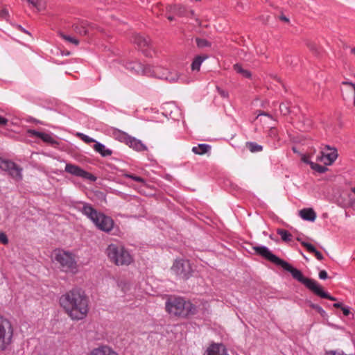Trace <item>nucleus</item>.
<instances>
[{
    "instance_id": "f257e3e1",
    "label": "nucleus",
    "mask_w": 355,
    "mask_h": 355,
    "mask_svg": "<svg viewBox=\"0 0 355 355\" xmlns=\"http://www.w3.org/2000/svg\"><path fill=\"white\" fill-rule=\"evenodd\" d=\"M252 248L256 254L262 256L270 262L277 266H281L284 270L289 272L293 279L303 284L315 295L322 298L328 299L331 301L336 300L334 297L331 296L329 293L323 291L320 286L315 280L304 277L300 270L293 267L287 261L273 254L266 247L253 245Z\"/></svg>"
},
{
    "instance_id": "f03ea898",
    "label": "nucleus",
    "mask_w": 355,
    "mask_h": 355,
    "mask_svg": "<svg viewBox=\"0 0 355 355\" xmlns=\"http://www.w3.org/2000/svg\"><path fill=\"white\" fill-rule=\"evenodd\" d=\"M60 304L66 313L74 320H83L89 311L88 299L84 292L78 289H73L62 295Z\"/></svg>"
},
{
    "instance_id": "7ed1b4c3",
    "label": "nucleus",
    "mask_w": 355,
    "mask_h": 355,
    "mask_svg": "<svg viewBox=\"0 0 355 355\" xmlns=\"http://www.w3.org/2000/svg\"><path fill=\"white\" fill-rule=\"evenodd\" d=\"M166 310L171 315L187 318L196 313V307L182 297H171L166 302Z\"/></svg>"
},
{
    "instance_id": "20e7f679",
    "label": "nucleus",
    "mask_w": 355,
    "mask_h": 355,
    "mask_svg": "<svg viewBox=\"0 0 355 355\" xmlns=\"http://www.w3.org/2000/svg\"><path fill=\"white\" fill-rule=\"evenodd\" d=\"M81 211L83 214L87 216L99 230L104 232H110L113 228V220L110 217L98 212L90 205L85 204Z\"/></svg>"
},
{
    "instance_id": "39448f33",
    "label": "nucleus",
    "mask_w": 355,
    "mask_h": 355,
    "mask_svg": "<svg viewBox=\"0 0 355 355\" xmlns=\"http://www.w3.org/2000/svg\"><path fill=\"white\" fill-rule=\"evenodd\" d=\"M107 254L111 261L117 266L129 265L132 257L123 245H108Z\"/></svg>"
},
{
    "instance_id": "423d86ee",
    "label": "nucleus",
    "mask_w": 355,
    "mask_h": 355,
    "mask_svg": "<svg viewBox=\"0 0 355 355\" xmlns=\"http://www.w3.org/2000/svg\"><path fill=\"white\" fill-rule=\"evenodd\" d=\"M55 261L61 266L62 270L76 273L78 265L73 253L62 250H55L53 254Z\"/></svg>"
},
{
    "instance_id": "0eeeda50",
    "label": "nucleus",
    "mask_w": 355,
    "mask_h": 355,
    "mask_svg": "<svg viewBox=\"0 0 355 355\" xmlns=\"http://www.w3.org/2000/svg\"><path fill=\"white\" fill-rule=\"evenodd\" d=\"M13 327L11 322L0 315V352L7 350L12 343Z\"/></svg>"
},
{
    "instance_id": "6e6552de",
    "label": "nucleus",
    "mask_w": 355,
    "mask_h": 355,
    "mask_svg": "<svg viewBox=\"0 0 355 355\" xmlns=\"http://www.w3.org/2000/svg\"><path fill=\"white\" fill-rule=\"evenodd\" d=\"M0 169L6 172L16 182L23 179V168L11 160L0 157Z\"/></svg>"
},
{
    "instance_id": "1a4fd4ad",
    "label": "nucleus",
    "mask_w": 355,
    "mask_h": 355,
    "mask_svg": "<svg viewBox=\"0 0 355 355\" xmlns=\"http://www.w3.org/2000/svg\"><path fill=\"white\" fill-rule=\"evenodd\" d=\"M171 270L176 275L184 279H188L192 272L190 263L184 259L175 260Z\"/></svg>"
},
{
    "instance_id": "9d476101",
    "label": "nucleus",
    "mask_w": 355,
    "mask_h": 355,
    "mask_svg": "<svg viewBox=\"0 0 355 355\" xmlns=\"http://www.w3.org/2000/svg\"><path fill=\"white\" fill-rule=\"evenodd\" d=\"M64 171L71 175L88 180L91 182H94L96 180V178L94 175L83 170L82 168L76 164L70 163L67 164Z\"/></svg>"
},
{
    "instance_id": "9b49d317",
    "label": "nucleus",
    "mask_w": 355,
    "mask_h": 355,
    "mask_svg": "<svg viewBox=\"0 0 355 355\" xmlns=\"http://www.w3.org/2000/svg\"><path fill=\"white\" fill-rule=\"evenodd\" d=\"M127 69L132 73L148 76L151 73V66L144 65L139 62H130L125 65Z\"/></svg>"
},
{
    "instance_id": "f8f14e48",
    "label": "nucleus",
    "mask_w": 355,
    "mask_h": 355,
    "mask_svg": "<svg viewBox=\"0 0 355 355\" xmlns=\"http://www.w3.org/2000/svg\"><path fill=\"white\" fill-rule=\"evenodd\" d=\"M327 148L330 150L329 153H325L324 152L320 153V155L318 156L316 160L322 162L324 165H331L337 158V151L334 148Z\"/></svg>"
},
{
    "instance_id": "ddd939ff",
    "label": "nucleus",
    "mask_w": 355,
    "mask_h": 355,
    "mask_svg": "<svg viewBox=\"0 0 355 355\" xmlns=\"http://www.w3.org/2000/svg\"><path fill=\"white\" fill-rule=\"evenodd\" d=\"M86 355H119V354L107 345H101L92 349Z\"/></svg>"
},
{
    "instance_id": "4468645a",
    "label": "nucleus",
    "mask_w": 355,
    "mask_h": 355,
    "mask_svg": "<svg viewBox=\"0 0 355 355\" xmlns=\"http://www.w3.org/2000/svg\"><path fill=\"white\" fill-rule=\"evenodd\" d=\"M133 42L147 55H151L150 52H147L148 48L150 46V40L148 37H145L140 35H135L134 36Z\"/></svg>"
},
{
    "instance_id": "2eb2a0df",
    "label": "nucleus",
    "mask_w": 355,
    "mask_h": 355,
    "mask_svg": "<svg viewBox=\"0 0 355 355\" xmlns=\"http://www.w3.org/2000/svg\"><path fill=\"white\" fill-rule=\"evenodd\" d=\"M27 133L29 136L38 137L46 143L51 144H53L56 143L55 139L49 134L37 132L36 130H31V129L28 130Z\"/></svg>"
},
{
    "instance_id": "dca6fc26",
    "label": "nucleus",
    "mask_w": 355,
    "mask_h": 355,
    "mask_svg": "<svg viewBox=\"0 0 355 355\" xmlns=\"http://www.w3.org/2000/svg\"><path fill=\"white\" fill-rule=\"evenodd\" d=\"M206 355H228L227 349L221 344H212L206 351Z\"/></svg>"
},
{
    "instance_id": "f3484780",
    "label": "nucleus",
    "mask_w": 355,
    "mask_h": 355,
    "mask_svg": "<svg viewBox=\"0 0 355 355\" xmlns=\"http://www.w3.org/2000/svg\"><path fill=\"white\" fill-rule=\"evenodd\" d=\"M168 73H169V71L167 69L161 67H151V73L148 76L165 80Z\"/></svg>"
},
{
    "instance_id": "a211bd4d",
    "label": "nucleus",
    "mask_w": 355,
    "mask_h": 355,
    "mask_svg": "<svg viewBox=\"0 0 355 355\" xmlns=\"http://www.w3.org/2000/svg\"><path fill=\"white\" fill-rule=\"evenodd\" d=\"M300 216L302 219L311 222L316 218V213L312 208L302 209L300 211Z\"/></svg>"
},
{
    "instance_id": "6ab92c4d",
    "label": "nucleus",
    "mask_w": 355,
    "mask_h": 355,
    "mask_svg": "<svg viewBox=\"0 0 355 355\" xmlns=\"http://www.w3.org/2000/svg\"><path fill=\"white\" fill-rule=\"evenodd\" d=\"M128 146L137 151H143L146 150V146L139 140L130 137L128 141Z\"/></svg>"
},
{
    "instance_id": "aec40b11",
    "label": "nucleus",
    "mask_w": 355,
    "mask_h": 355,
    "mask_svg": "<svg viewBox=\"0 0 355 355\" xmlns=\"http://www.w3.org/2000/svg\"><path fill=\"white\" fill-rule=\"evenodd\" d=\"M89 26L86 21H81L73 25V30L80 35H85L89 32Z\"/></svg>"
},
{
    "instance_id": "412c9836",
    "label": "nucleus",
    "mask_w": 355,
    "mask_h": 355,
    "mask_svg": "<svg viewBox=\"0 0 355 355\" xmlns=\"http://www.w3.org/2000/svg\"><path fill=\"white\" fill-rule=\"evenodd\" d=\"M211 150V146L208 144H202L192 148V152L196 155H203Z\"/></svg>"
},
{
    "instance_id": "4be33fe9",
    "label": "nucleus",
    "mask_w": 355,
    "mask_h": 355,
    "mask_svg": "<svg viewBox=\"0 0 355 355\" xmlns=\"http://www.w3.org/2000/svg\"><path fill=\"white\" fill-rule=\"evenodd\" d=\"M94 149L103 157L110 156L112 153L111 150L106 148L103 144L98 142H96V144L94 146Z\"/></svg>"
},
{
    "instance_id": "5701e85b",
    "label": "nucleus",
    "mask_w": 355,
    "mask_h": 355,
    "mask_svg": "<svg viewBox=\"0 0 355 355\" xmlns=\"http://www.w3.org/2000/svg\"><path fill=\"white\" fill-rule=\"evenodd\" d=\"M277 234L279 235V236L281 237V239L283 242H285V243L295 242L294 236H293L287 230H278Z\"/></svg>"
},
{
    "instance_id": "b1692460",
    "label": "nucleus",
    "mask_w": 355,
    "mask_h": 355,
    "mask_svg": "<svg viewBox=\"0 0 355 355\" xmlns=\"http://www.w3.org/2000/svg\"><path fill=\"white\" fill-rule=\"evenodd\" d=\"M305 304L310 308L315 309L322 318L327 317L326 311L319 305L313 303L311 300H306Z\"/></svg>"
},
{
    "instance_id": "393cba45",
    "label": "nucleus",
    "mask_w": 355,
    "mask_h": 355,
    "mask_svg": "<svg viewBox=\"0 0 355 355\" xmlns=\"http://www.w3.org/2000/svg\"><path fill=\"white\" fill-rule=\"evenodd\" d=\"M169 11L173 12L174 14L179 17H182L185 15L186 8L181 5H175L173 6L168 7Z\"/></svg>"
},
{
    "instance_id": "a878e982",
    "label": "nucleus",
    "mask_w": 355,
    "mask_h": 355,
    "mask_svg": "<svg viewBox=\"0 0 355 355\" xmlns=\"http://www.w3.org/2000/svg\"><path fill=\"white\" fill-rule=\"evenodd\" d=\"M234 69L239 73L241 74L243 77L245 78H250L251 77V73L246 70V69H244L241 65L239 64H236L234 65Z\"/></svg>"
},
{
    "instance_id": "bb28decb",
    "label": "nucleus",
    "mask_w": 355,
    "mask_h": 355,
    "mask_svg": "<svg viewBox=\"0 0 355 355\" xmlns=\"http://www.w3.org/2000/svg\"><path fill=\"white\" fill-rule=\"evenodd\" d=\"M207 58V57H202V56H197L194 60L193 61L191 64V69L192 70H197L198 71L200 69V65L202 62Z\"/></svg>"
},
{
    "instance_id": "cd10ccee",
    "label": "nucleus",
    "mask_w": 355,
    "mask_h": 355,
    "mask_svg": "<svg viewBox=\"0 0 355 355\" xmlns=\"http://www.w3.org/2000/svg\"><path fill=\"white\" fill-rule=\"evenodd\" d=\"M180 73L177 71H170L169 73L166 76L165 80H168L170 83H176L180 78Z\"/></svg>"
},
{
    "instance_id": "c85d7f7f",
    "label": "nucleus",
    "mask_w": 355,
    "mask_h": 355,
    "mask_svg": "<svg viewBox=\"0 0 355 355\" xmlns=\"http://www.w3.org/2000/svg\"><path fill=\"white\" fill-rule=\"evenodd\" d=\"M246 147L252 153L259 152V151H261L263 149V147L261 146H260L254 142H247Z\"/></svg>"
},
{
    "instance_id": "c756f323",
    "label": "nucleus",
    "mask_w": 355,
    "mask_h": 355,
    "mask_svg": "<svg viewBox=\"0 0 355 355\" xmlns=\"http://www.w3.org/2000/svg\"><path fill=\"white\" fill-rule=\"evenodd\" d=\"M342 85L345 87V89H342L343 92H344L345 91L347 94H350L352 95L355 94V91L354 90V89L351 88V86L352 85L355 87V84L351 82L345 81L342 83Z\"/></svg>"
},
{
    "instance_id": "7c9ffc66",
    "label": "nucleus",
    "mask_w": 355,
    "mask_h": 355,
    "mask_svg": "<svg viewBox=\"0 0 355 355\" xmlns=\"http://www.w3.org/2000/svg\"><path fill=\"white\" fill-rule=\"evenodd\" d=\"M33 7L37 8L38 10H41L44 7V3L42 0H26Z\"/></svg>"
},
{
    "instance_id": "2f4dec72",
    "label": "nucleus",
    "mask_w": 355,
    "mask_h": 355,
    "mask_svg": "<svg viewBox=\"0 0 355 355\" xmlns=\"http://www.w3.org/2000/svg\"><path fill=\"white\" fill-rule=\"evenodd\" d=\"M310 166L312 169L320 173H323L327 171V168L326 166H321L317 163L310 162Z\"/></svg>"
},
{
    "instance_id": "473e14b6",
    "label": "nucleus",
    "mask_w": 355,
    "mask_h": 355,
    "mask_svg": "<svg viewBox=\"0 0 355 355\" xmlns=\"http://www.w3.org/2000/svg\"><path fill=\"white\" fill-rule=\"evenodd\" d=\"M60 36L62 38H63L64 40L71 43V44H75L76 46H78L79 44V41L74 38V37H72L69 35H64L63 33H60Z\"/></svg>"
},
{
    "instance_id": "72a5a7b5",
    "label": "nucleus",
    "mask_w": 355,
    "mask_h": 355,
    "mask_svg": "<svg viewBox=\"0 0 355 355\" xmlns=\"http://www.w3.org/2000/svg\"><path fill=\"white\" fill-rule=\"evenodd\" d=\"M196 44L199 48H204L210 46V43L205 39L196 38Z\"/></svg>"
},
{
    "instance_id": "f704fd0d",
    "label": "nucleus",
    "mask_w": 355,
    "mask_h": 355,
    "mask_svg": "<svg viewBox=\"0 0 355 355\" xmlns=\"http://www.w3.org/2000/svg\"><path fill=\"white\" fill-rule=\"evenodd\" d=\"M124 176L126 177V178H131L133 180L137 181L138 182H140V183H142V184L145 183V180L142 178H141V177L136 176V175H132V174H128V173L124 174Z\"/></svg>"
},
{
    "instance_id": "c9c22d12",
    "label": "nucleus",
    "mask_w": 355,
    "mask_h": 355,
    "mask_svg": "<svg viewBox=\"0 0 355 355\" xmlns=\"http://www.w3.org/2000/svg\"><path fill=\"white\" fill-rule=\"evenodd\" d=\"M78 135L83 141H84L87 144L96 142V141L93 138H91L89 136L85 135L83 133H79Z\"/></svg>"
},
{
    "instance_id": "e433bc0d",
    "label": "nucleus",
    "mask_w": 355,
    "mask_h": 355,
    "mask_svg": "<svg viewBox=\"0 0 355 355\" xmlns=\"http://www.w3.org/2000/svg\"><path fill=\"white\" fill-rule=\"evenodd\" d=\"M279 110L282 114L286 115L290 112L289 107L285 103H282L279 105Z\"/></svg>"
},
{
    "instance_id": "4c0bfd02",
    "label": "nucleus",
    "mask_w": 355,
    "mask_h": 355,
    "mask_svg": "<svg viewBox=\"0 0 355 355\" xmlns=\"http://www.w3.org/2000/svg\"><path fill=\"white\" fill-rule=\"evenodd\" d=\"M0 242L3 244H7L8 243V237L3 232H0Z\"/></svg>"
},
{
    "instance_id": "58836bf2",
    "label": "nucleus",
    "mask_w": 355,
    "mask_h": 355,
    "mask_svg": "<svg viewBox=\"0 0 355 355\" xmlns=\"http://www.w3.org/2000/svg\"><path fill=\"white\" fill-rule=\"evenodd\" d=\"M324 250L327 254L332 257H334L336 254V252L331 248V245H328L327 248L324 249Z\"/></svg>"
},
{
    "instance_id": "ea45409f",
    "label": "nucleus",
    "mask_w": 355,
    "mask_h": 355,
    "mask_svg": "<svg viewBox=\"0 0 355 355\" xmlns=\"http://www.w3.org/2000/svg\"><path fill=\"white\" fill-rule=\"evenodd\" d=\"M0 16L1 17L5 19H8V17H9V13H8V11L7 9L6 8H3L1 12H0Z\"/></svg>"
},
{
    "instance_id": "a19ab883",
    "label": "nucleus",
    "mask_w": 355,
    "mask_h": 355,
    "mask_svg": "<svg viewBox=\"0 0 355 355\" xmlns=\"http://www.w3.org/2000/svg\"><path fill=\"white\" fill-rule=\"evenodd\" d=\"M217 90H218V92L219 94H220L222 97H223V98H227V97H228L229 94H228V92H226V91H225V90H223V89H222L219 88V87H217Z\"/></svg>"
},
{
    "instance_id": "79ce46f5",
    "label": "nucleus",
    "mask_w": 355,
    "mask_h": 355,
    "mask_svg": "<svg viewBox=\"0 0 355 355\" xmlns=\"http://www.w3.org/2000/svg\"><path fill=\"white\" fill-rule=\"evenodd\" d=\"M319 277L321 279H326L328 277L327 272L325 270H320L319 272Z\"/></svg>"
},
{
    "instance_id": "37998d69",
    "label": "nucleus",
    "mask_w": 355,
    "mask_h": 355,
    "mask_svg": "<svg viewBox=\"0 0 355 355\" xmlns=\"http://www.w3.org/2000/svg\"><path fill=\"white\" fill-rule=\"evenodd\" d=\"M307 248V250L310 252L315 253L317 250L315 249L314 245H305Z\"/></svg>"
},
{
    "instance_id": "c03bdc74",
    "label": "nucleus",
    "mask_w": 355,
    "mask_h": 355,
    "mask_svg": "<svg viewBox=\"0 0 355 355\" xmlns=\"http://www.w3.org/2000/svg\"><path fill=\"white\" fill-rule=\"evenodd\" d=\"M294 239H295V241L297 240V241H300L301 243V244H310V243L309 241L302 240V239L301 237H295L294 236Z\"/></svg>"
},
{
    "instance_id": "a18cd8bd",
    "label": "nucleus",
    "mask_w": 355,
    "mask_h": 355,
    "mask_svg": "<svg viewBox=\"0 0 355 355\" xmlns=\"http://www.w3.org/2000/svg\"><path fill=\"white\" fill-rule=\"evenodd\" d=\"M302 161L304 163H306V164H310V162H311L310 160H309V156H306V155H303L302 157Z\"/></svg>"
},
{
    "instance_id": "49530a36",
    "label": "nucleus",
    "mask_w": 355,
    "mask_h": 355,
    "mask_svg": "<svg viewBox=\"0 0 355 355\" xmlns=\"http://www.w3.org/2000/svg\"><path fill=\"white\" fill-rule=\"evenodd\" d=\"M341 309H342V311L343 312V314L347 316V315H349L350 311H349V308L343 306Z\"/></svg>"
},
{
    "instance_id": "de8ad7c7",
    "label": "nucleus",
    "mask_w": 355,
    "mask_h": 355,
    "mask_svg": "<svg viewBox=\"0 0 355 355\" xmlns=\"http://www.w3.org/2000/svg\"><path fill=\"white\" fill-rule=\"evenodd\" d=\"M7 122L8 120L6 118L0 116V125H4L7 123Z\"/></svg>"
},
{
    "instance_id": "09e8293b",
    "label": "nucleus",
    "mask_w": 355,
    "mask_h": 355,
    "mask_svg": "<svg viewBox=\"0 0 355 355\" xmlns=\"http://www.w3.org/2000/svg\"><path fill=\"white\" fill-rule=\"evenodd\" d=\"M314 254L318 259L322 260L323 259L322 254L319 251H318V250L315 251V252Z\"/></svg>"
},
{
    "instance_id": "8fccbe9b",
    "label": "nucleus",
    "mask_w": 355,
    "mask_h": 355,
    "mask_svg": "<svg viewBox=\"0 0 355 355\" xmlns=\"http://www.w3.org/2000/svg\"><path fill=\"white\" fill-rule=\"evenodd\" d=\"M333 306H334V307H335V308H340V309H342V307H343L342 304H341V303H340V302L335 303V304H334V305H333Z\"/></svg>"
},
{
    "instance_id": "3c124183",
    "label": "nucleus",
    "mask_w": 355,
    "mask_h": 355,
    "mask_svg": "<svg viewBox=\"0 0 355 355\" xmlns=\"http://www.w3.org/2000/svg\"><path fill=\"white\" fill-rule=\"evenodd\" d=\"M280 19L284 21H285V22H288L289 21V19L286 17H285L284 15L280 17Z\"/></svg>"
},
{
    "instance_id": "603ef678",
    "label": "nucleus",
    "mask_w": 355,
    "mask_h": 355,
    "mask_svg": "<svg viewBox=\"0 0 355 355\" xmlns=\"http://www.w3.org/2000/svg\"><path fill=\"white\" fill-rule=\"evenodd\" d=\"M261 115H264V116H267L268 117H271L270 115L266 112H260L258 114V116H261Z\"/></svg>"
},
{
    "instance_id": "864d4df0",
    "label": "nucleus",
    "mask_w": 355,
    "mask_h": 355,
    "mask_svg": "<svg viewBox=\"0 0 355 355\" xmlns=\"http://www.w3.org/2000/svg\"><path fill=\"white\" fill-rule=\"evenodd\" d=\"M167 19H168L169 21H172V20H173V17H172V16L169 15V16H168V17H167Z\"/></svg>"
},
{
    "instance_id": "5fc2aeb1",
    "label": "nucleus",
    "mask_w": 355,
    "mask_h": 355,
    "mask_svg": "<svg viewBox=\"0 0 355 355\" xmlns=\"http://www.w3.org/2000/svg\"><path fill=\"white\" fill-rule=\"evenodd\" d=\"M351 53H352V54L355 55V47H354V48H352V49H351Z\"/></svg>"
},
{
    "instance_id": "6e6d98bb",
    "label": "nucleus",
    "mask_w": 355,
    "mask_h": 355,
    "mask_svg": "<svg viewBox=\"0 0 355 355\" xmlns=\"http://www.w3.org/2000/svg\"><path fill=\"white\" fill-rule=\"evenodd\" d=\"M352 191L355 194V187L352 189ZM355 201V199L354 200Z\"/></svg>"
}]
</instances>
